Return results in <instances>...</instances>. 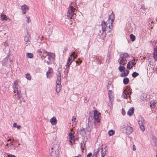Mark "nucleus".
Listing matches in <instances>:
<instances>
[{
	"mask_svg": "<svg viewBox=\"0 0 157 157\" xmlns=\"http://www.w3.org/2000/svg\"><path fill=\"white\" fill-rule=\"evenodd\" d=\"M139 125H143V124H144V119L142 117L141 120H139L138 122Z\"/></svg>",
	"mask_w": 157,
	"mask_h": 157,
	"instance_id": "20",
	"label": "nucleus"
},
{
	"mask_svg": "<svg viewBox=\"0 0 157 157\" xmlns=\"http://www.w3.org/2000/svg\"><path fill=\"white\" fill-rule=\"evenodd\" d=\"M13 84H14V85H16L17 84L18 85V82L17 81H14L13 82Z\"/></svg>",
	"mask_w": 157,
	"mask_h": 157,
	"instance_id": "60",
	"label": "nucleus"
},
{
	"mask_svg": "<svg viewBox=\"0 0 157 157\" xmlns=\"http://www.w3.org/2000/svg\"><path fill=\"white\" fill-rule=\"evenodd\" d=\"M132 148H133V150L134 151H135L136 150V148L135 145H133V146H132Z\"/></svg>",
	"mask_w": 157,
	"mask_h": 157,
	"instance_id": "53",
	"label": "nucleus"
},
{
	"mask_svg": "<svg viewBox=\"0 0 157 157\" xmlns=\"http://www.w3.org/2000/svg\"><path fill=\"white\" fill-rule=\"evenodd\" d=\"M72 62V60H68L67 62V63L66 66L67 68L69 67L70 65L71 64V63Z\"/></svg>",
	"mask_w": 157,
	"mask_h": 157,
	"instance_id": "23",
	"label": "nucleus"
},
{
	"mask_svg": "<svg viewBox=\"0 0 157 157\" xmlns=\"http://www.w3.org/2000/svg\"><path fill=\"white\" fill-rule=\"evenodd\" d=\"M21 9L22 11L23 14H25L26 11L29 10V7L26 5H24L21 6Z\"/></svg>",
	"mask_w": 157,
	"mask_h": 157,
	"instance_id": "7",
	"label": "nucleus"
},
{
	"mask_svg": "<svg viewBox=\"0 0 157 157\" xmlns=\"http://www.w3.org/2000/svg\"><path fill=\"white\" fill-rule=\"evenodd\" d=\"M112 28L111 29H110L109 30H108V29L106 31H107L106 32V31H105V32H104V35H102L103 36V38L105 37L106 35H108L109 36H110L112 35Z\"/></svg>",
	"mask_w": 157,
	"mask_h": 157,
	"instance_id": "9",
	"label": "nucleus"
},
{
	"mask_svg": "<svg viewBox=\"0 0 157 157\" xmlns=\"http://www.w3.org/2000/svg\"><path fill=\"white\" fill-rule=\"evenodd\" d=\"M17 124L16 123H14L13 124V127H17Z\"/></svg>",
	"mask_w": 157,
	"mask_h": 157,
	"instance_id": "55",
	"label": "nucleus"
},
{
	"mask_svg": "<svg viewBox=\"0 0 157 157\" xmlns=\"http://www.w3.org/2000/svg\"><path fill=\"white\" fill-rule=\"evenodd\" d=\"M76 120V118L74 116H73L72 118V121H75Z\"/></svg>",
	"mask_w": 157,
	"mask_h": 157,
	"instance_id": "49",
	"label": "nucleus"
},
{
	"mask_svg": "<svg viewBox=\"0 0 157 157\" xmlns=\"http://www.w3.org/2000/svg\"><path fill=\"white\" fill-rule=\"evenodd\" d=\"M139 75V73L136 72H134L132 74V76L134 78H135Z\"/></svg>",
	"mask_w": 157,
	"mask_h": 157,
	"instance_id": "22",
	"label": "nucleus"
},
{
	"mask_svg": "<svg viewBox=\"0 0 157 157\" xmlns=\"http://www.w3.org/2000/svg\"><path fill=\"white\" fill-rule=\"evenodd\" d=\"M67 50H68L67 47L66 46H65L63 48V53H65V52L67 51Z\"/></svg>",
	"mask_w": 157,
	"mask_h": 157,
	"instance_id": "42",
	"label": "nucleus"
},
{
	"mask_svg": "<svg viewBox=\"0 0 157 157\" xmlns=\"http://www.w3.org/2000/svg\"><path fill=\"white\" fill-rule=\"evenodd\" d=\"M27 57L29 58H32L33 56V54L30 53H27L26 54Z\"/></svg>",
	"mask_w": 157,
	"mask_h": 157,
	"instance_id": "26",
	"label": "nucleus"
},
{
	"mask_svg": "<svg viewBox=\"0 0 157 157\" xmlns=\"http://www.w3.org/2000/svg\"><path fill=\"white\" fill-rule=\"evenodd\" d=\"M122 113L124 116V115L125 114V111L123 108L122 109Z\"/></svg>",
	"mask_w": 157,
	"mask_h": 157,
	"instance_id": "45",
	"label": "nucleus"
},
{
	"mask_svg": "<svg viewBox=\"0 0 157 157\" xmlns=\"http://www.w3.org/2000/svg\"><path fill=\"white\" fill-rule=\"evenodd\" d=\"M48 68H49V69H48V71L46 72V75H47V77H48V75L51 73L52 72V71L53 70L51 68L49 67Z\"/></svg>",
	"mask_w": 157,
	"mask_h": 157,
	"instance_id": "27",
	"label": "nucleus"
},
{
	"mask_svg": "<svg viewBox=\"0 0 157 157\" xmlns=\"http://www.w3.org/2000/svg\"><path fill=\"white\" fill-rule=\"evenodd\" d=\"M154 54H157V49L155 48L154 49Z\"/></svg>",
	"mask_w": 157,
	"mask_h": 157,
	"instance_id": "57",
	"label": "nucleus"
},
{
	"mask_svg": "<svg viewBox=\"0 0 157 157\" xmlns=\"http://www.w3.org/2000/svg\"><path fill=\"white\" fill-rule=\"evenodd\" d=\"M77 55H76L75 56H73V59H72V61L74 60L77 57Z\"/></svg>",
	"mask_w": 157,
	"mask_h": 157,
	"instance_id": "61",
	"label": "nucleus"
},
{
	"mask_svg": "<svg viewBox=\"0 0 157 157\" xmlns=\"http://www.w3.org/2000/svg\"><path fill=\"white\" fill-rule=\"evenodd\" d=\"M130 38L131 40L132 41H134L136 39V36L133 35V34H132L130 35Z\"/></svg>",
	"mask_w": 157,
	"mask_h": 157,
	"instance_id": "19",
	"label": "nucleus"
},
{
	"mask_svg": "<svg viewBox=\"0 0 157 157\" xmlns=\"http://www.w3.org/2000/svg\"><path fill=\"white\" fill-rule=\"evenodd\" d=\"M109 59L110 58H107L106 59V62H107V61H108V63H109Z\"/></svg>",
	"mask_w": 157,
	"mask_h": 157,
	"instance_id": "63",
	"label": "nucleus"
},
{
	"mask_svg": "<svg viewBox=\"0 0 157 157\" xmlns=\"http://www.w3.org/2000/svg\"><path fill=\"white\" fill-rule=\"evenodd\" d=\"M91 130V129L90 128H88L87 131L89 132H90Z\"/></svg>",
	"mask_w": 157,
	"mask_h": 157,
	"instance_id": "62",
	"label": "nucleus"
},
{
	"mask_svg": "<svg viewBox=\"0 0 157 157\" xmlns=\"http://www.w3.org/2000/svg\"><path fill=\"white\" fill-rule=\"evenodd\" d=\"M132 90H130V89H129L127 91V94L129 95H130L132 94Z\"/></svg>",
	"mask_w": 157,
	"mask_h": 157,
	"instance_id": "44",
	"label": "nucleus"
},
{
	"mask_svg": "<svg viewBox=\"0 0 157 157\" xmlns=\"http://www.w3.org/2000/svg\"><path fill=\"white\" fill-rule=\"evenodd\" d=\"M112 91L111 90H109L108 92V95H112Z\"/></svg>",
	"mask_w": 157,
	"mask_h": 157,
	"instance_id": "52",
	"label": "nucleus"
},
{
	"mask_svg": "<svg viewBox=\"0 0 157 157\" xmlns=\"http://www.w3.org/2000/svg\"><path fill=\"white\" fill-rule=\"evenodd\" d=\"M25 76L26 78L29 80H30L31 79V76L30 74L29 73H27L25 75Z\"/></svg>",
	"mask_w": 157,
	"mask_h": 157,
	"instance_id": "30",
	"label": "nucleus"
},
{
	"mask_svg": "<svg viewBox=\"0 0 157 157\" xmlns=\"http://www.w3.org/2000/svg\"><path fill=\"white\" fill-rule=\"evenodd\" d=\"M78 61H75V62L76 63V66L77 65V64L80 65L82 62V60H81L80 58H78Z\"/></svg>",
	"mask_w": 157,
	"mask_h": 157,
	"instance_id": "34",
	"label": "nucleus"
},
{
	"mask_svg": "<svg viewBox=\"0 0 157 157\" xmlns=\"http://www.w3.org/2000/svg\"><path fill=\"white\" fill-rule=\"evenodd\" d=\"M91 120L90 119V118L89 117L88 119V128H90L91 126Z\"/></svg>",
	"mask_w": 157,
	"mask_h": 157,
	"instance_id": "33",
	"label": "nucleus"
},
{
	"mask_svg": "<svg viewBox=\"0 0 157 157\" xmlns=\"http://www.w3.org/2000/svg\"><path fill=\"white\" fill-rule=\"evenodd\" d=\"M17 129H20L21 128V126L20 125H17Z\"/></svg>",
	"mask_w": 157,
	"mask_h": 157,
	"instance_id": "59",
	"label": "nucleus"
},
{
	"mask_svg": "<svg viewBox=\"0 0 157 157\" xmlns=\"http://www.w3.org/2000/svg\"><path fill=\"white\" fill-rule=\"evenodd\" d=\"M129 56V54L127 53H124L123 54H121L120 55V58L122 59H126Z\"/></svg>",
	"mask_w": 157,
	"mask_h": 157,
	"instance_id": "12",
	"label": "nucleus"
},
{
	"mask_svg": "<svg viewBox=\"0 0 157 157\" xmlns=\"http://www.w3.org/2000/svg\"><path fill=\"white\" fill-rule=\"evenodd\" d=\"M75 9L72 7L68 10L67 12V16L70 18H74L75 14L74 13Z\"/></svg>",
	"mask_w": 157,
	"mask_h": 157,
	"instance_id": "4",
	"label": "nucleus"
},
{
	"mask_svg": "<svg viewBox=\"0 0 157 157\" xmlns=\"http://www.w3.org/2000/svg\"><path fill=\"white\" fill-rule=\"evenodd\" d=\"M59 146L58 145H56L55 146L51 148V155L53 157H57L59 155Z\"/></svg>",
	"mask_w": 157,
	"mask_h": 157,
	"instance_id": "2",
	"label": "nucleus"
},
{
	"mask_svg": "<svg viewBox=\"0 0 157 157\" xmlns=\"http://www.w3.org/2000/svg\"><path fill=\"white\" fill-rule=\"evenodd\" d=\"M107 147V146L105 145V147L103 149L102 148H101V157H104L106 154V151H107L106 149L105 148Z\"/></svg>",
	"mask_w": 157,
	"mask_h": 157,
	"instance_id": "10",
	"label": "nucleus"
},
{
	"mask_svg": "<svg viewBox=\"0 0 157 157\" xmlns=\"http://www.w3.org/2000/svg\"><path fill=\"white\" fill-rule=\"evenodd\" d=\"M8 157H17L14 155H12L10 154L8 155Z\"/></svg>",
	"mask_w": 157,
	"mask_h": 157,
	"instance_id": "48",
	"label": "nucleus"
},
{
	"mask_svg": "<svg viewBox=\"0 0 157 157\" xmlns=\"http://www.w3.org/2000/svg\"><path fill=\"white\" fill-rule=\"evenodd\" d=\"M140 127V128L141 130L143 131H144L145 130L144 124H143V125H139Z\"/></svg>",
	"mask_w": 157,
	"mask_h": 157,
	"instance_id": "36",
	"label": "nucleus"
},
{
	"mask_svg": "<svg viewBox=\"0 0 157 157\" xmlns=\"http://www.w3.org/2000/svg\"><path fill=\"white\" fill-rule=\"evenodd\" d=\"M61 73L60 72L57 75V79L56 81V83L57 85H60L61 84Z\"/></svg>",
	"mask_w": 157,
	"mask_h": 157,
	"instance_id": "8",
	"label": "nucleus"
},
{
	"mask_svg": "<svg viewBox=\"0 0 157 157\" xmlns=\"http://www.w3.org/2000/svg\"><path fill=\"white\" fill-rule=\"evenodd\" d=\"M99 151V150H98V148L94 150V152L93 156H94V157H97V155L98 154Z\"/></svg>",
	"mask_w": 157,
	"mask_h": 157,
	"instance_id": "18",
	"label": "nucleus"
},
{
	"mask_svg": "<svg viewBox=\"0 0 157 157\" xmlns=\"http://www.w3.org/2000/svg\"><path fill=\"white\" fill-rule=\"evenodd\" d=\"M121 129L124 133H126L127 135H129L132 133L133 132V128L129 126H126L123 125L121 127Z\"/></svg>",
	"mask_w": 157,
	"mask_h": 157,
	"instance_id": "3",
	"label": "nucleus"
},
{
	"mask_svg": "<svg viewBox=\"0 0 157 157\" xmlns=\"http://www.w3.org/2000/svg\"><path fill=\"white\" fill-rule=\"evenodd\" d=\"M29 35H27L24 38V40L25 41H29Z\"/></svg>",
	"mask_w": 157,
	"mask_h": 157,
	"instance_id": "40",
	"label": "nucleus"
},
{
	"mask_svg": "<svg viewBox=\"0 0 157 157\" xmlns=\"http://www.w3.org/2000/svg\"><path fill=\"white\" fill-rule=\"evenodd\" d=\"M83 145V144L82 143H81V149L82 150H84V148L82 146Z\"/></svg>",
	"mask_w": 157,
	"mask_h": 157,
	"instance_id": "51",
	"label": "nucleus"
},
{
	"mask_svg": "<svg viewBox=\"0 0 157 157\" xmlns=\"http://www.w3.org/2000/svg\"><path fill=\"white\" fill-rule=\"evenodd\" d=\"M81 155L80 154H78V155L77 156H75L74 157H81Z\"/></svg>",
	"mask_w": 157,
	"mask_h": 157,
	"instance_id": "64",
	"label": "nucleus"
},
{
	"mask_svg": "<svg viewBox=\"0 0 157 157\" xmlns=\"http://www.w3.org/2000/svg\"><path fill=\"white\" fill-rule=\"evenodd\" d=\"M115 131L113 130H111L109 131L108 133L109 136H112L114 134Z\"/></svg>",
	"mask_w": 157,
	"mask_h": 157,
	"instance_id": "25",
	"label": "nucleus"
},
{
	"mask_svg": "<svg viewBox=\"0 0 157 157\" xmlns=\"http://www.w3.org/2000/svg\"><path fill=\"white\" fill-rule=\"evenodd\" d=\"M42 52H43L44 53H46L47 54H48V52H47L45 50H43Z\"/></svg>",
	"mask_w": 157,
	"mask_h": 157,
	"instance_id": "56",
	"label": "nucleus"
},
{
	"mask_svg": "<svg viewBox=\"0 0 157 157\" xmlns=\"http://www.w3.org/2000/svg\"><path fill=\"white\" fill-rule=\"evenodd\" d=\"M13 88L14 90V93H16V91L17 90H18V85L17 84L16 85H13Z\"/></svg>",
	"mask_w": 157,
	"mask_h": 157,
	"instance_id": "31",
	"label": "nucleus"
},
{
	"mask_svg": "<svg viewBox=\"0 0 157 157\" xmlns=\"http://www.w3.org/2000/svg\"><path fill=\"white\" fill-rule=\"evenodd\" d=\"M17 94L18 95V97L19 98H20L21 97L22 95L21 94V91L20 90H17Z\"/></svg>",
	"mask_w": 157,
	"mask_h": 157,
	"instance_id": "29",
	"label": "nucleus"
},
{
	"mask_svg": "<svg viewBox=\"0 0 157 157\" xmlns=\"http://www.w3.org/2000/svg\"><path fill=\"white\" fill-rule=\"evenodd\" d=\"M72 58H73V57L72 56V54H71L70 56V57H69L68 60H71H71H72Z\"/></svg>",
	"mask_w": 157,
	"mask_h": 157,
	"instance_id": "46",
	"label": "nucleus"
},
{
	"mask_svg": "<svg viewBox=\"0 0 157 157\" xmlns=\"http://www.w3.org/2000/svg\"><path fill=\"white\" fill-rule=\"evenodd\" d=\"M134 108L133 107L130 108L128 112V114L130 116H132L134 113Z\"/></svg>",
	"mask_w": 157,
	"mask_h": 157,
	"instance_id": "13",
	"label": "nucleus"
},
{
	"mask_svg": "<svg viewBox=\"0 0 157 157\" xmlns=\"http://www.w3.org/2000/svg\"><path fill=\"white\" fill-rule=\"evenodd\" d=\"M101 57L98 56L95 57L94 59V61L97 63L101 64V63L102 60L101 59Z\"/></svg>",
	"mask_w": 157,
	"mask_h": 157,
	"instance_id": "14",
	"label": "nucleus"
},
{
	"mask_svg": "<svg viewBox=\"0 0 157 157\" xmlns=\"http://www.w3.org/2000/svg\"><path fill=\"white\" fill-rule=\"evenodd\" d=\"M151 106L152 108L155 107L156 103L155 101L152 102L151 101L150 102Z\"/></svg>",
	"mask_w": 157,
	"mask_h": 157,
	"instance_id": "32",
	"label": "nucleus"
},
{
	"mask_svg": "<svg viewBox=\"0 0 157 157\" xmlns=\"http://www.w3.org/2000/svg\"><path fill=\"white\" fill-rule=\"evenodd\" d=\"M60 85H57L56 87V91L57 93H59L60 91Z\"/></svg>",
	"mask_w": 157,
	"mask_h": 157,
	"instance_id": "24",
	"label": "nucleus"
},
{
	"mask_svg": "<svg viewBox=\"0 0 157 157\" xmlns=\"http://www.w3.org/2000/svg\"><path fill=\"white\" fill-rule=\"evenodd\" d=\"M100 113H99L97 110H94V118L96 121L99 122L100 120L99 119V115Z\"/></svg>",
	"mask_w": 157,
	"mask_h": 157,
	"instance_id": "6",
	"label": "nucleus"
},
{
	"mask_svg": "<svg viewBox=\"0 0 157 157\" xmlns=\"http://www.w3.org/2000/svg\"><path fill=\"white\" fill-rule=\"evenodd\" d=\"M50 122L52 125H56L57 122V120L56 117H53L50 120Z\"/></svg>",
	"mask_w": 157,
	"mask_h": 157,
	"instance_id": "11",
	"label": "nucleus"
},
{
	"mask_svg": "<svg viewBox=\"0 0 157 157\" xmlns=\"http://www.w3.org/2000/svg\"><path fill=\"white\" fill-rule=\"evenodd\" d=\"M122 97L124 99H127V94L126 93H125L124 91L122 93Z\"/></svg>",
	"mask_w": 157,
	"mask_h": 157,
	"instance_id": "35",
	"label": "nucleus"
},
{
	"mask_svg": "<svg viewBox=\"0 0 157 157\" xmlns=\"http://www.w3.org/2000/svg\"><path fill=\"white\" fill-rule=\"evenodd\" d=\"M1 17L2 19L3 20L7 21V17L6 15H2L1 16Z\"/></svg>",
	"mask_w": 157,
	"mask_h": 157,
	"instance_id": "28",
	"label": "nucleus"
},
{
	"mask_svg": "<svg viewBox=\"0 0 157 157\" xmlns=\"http://www.w3.org/2000/svg\"><path fill=\"white\" fill-rule=\"evenodd\" d=\"M114 14L112 12L111 14L109 15L107 23L104 21L101 22V25L102 26L101 29L102 31L101 34L102 35H103L104 32L107 31L109 29H111L113 28V22L114 21Z\"/></svg>",
	"mask_w": 157,
	"mask_h": 157,
	"instance_id": "1",
	"label": "nucleus"
},
{
	"mask_svg": "<svg viewBox=\"0 0 157 157\" xmlns=\"http://www.w3.org/2000/svg\"><path fill=\"white\" fill-rule=\"evenodd\" d=\"M153 57L155 60L157 61V54H154Z\"/></svg>",
	"mask_w": 157,
	"mask_h": 157,
	"instance_id": "43",
	"label": "nucleus"
},
{
	"mask_svg": "<svg viewBox=\"0 0 157 157\" xmlns=\"http://www.w3.org/2000/svg\"><path fill=\"white\" fill-rule=\"evenodd\" d=\"M129 78H124L123 80V83L125 85H126L128 84L129 82Z\"/></svg>",
	"mask_w": 157,
	"mask_h": 157,
	"instance_id": "17",
	"label": "nucleus"
},
{
	"mask_svg": "<svg viewBox=\"0 0 157 157\" xmlns=\"http://www.w3.org/2000/svg\"><path fill=\"white\" fill-rule=\"evenodd\" d=\"M85 130V129L82 127L80 129L79 131L80 132H82L84 131Z\"/></svg>",
	"mask_w": 157,
	"mask_h": 157,
	"instance_id": "54",
	"label": "nucleus"
},
{
	"mask_svg": "<svg viewBox=\"0 0 157 157\" xmlns=\"http://www.w3.org/2000/svg\"><path fill=\"white\" fill-rule=\"evenodd\" d=\"M113 97L112 95H109V101H111L112 98Z\"/></svg>",
	"mask_w": 157,
	"mask_h": 157,
	"instance_id": "58",
	"label": "nucleus"
},
{
	"mask_svg": "<svg viewBox=\"0 0 157 157\" xmlns=\"http://www.w3.org/2000/svg\"><path fill=\"white\" fill-rule=\"evenodd\" d=\"M118 69L120 71L122 72H124L126 68L124 66H120L118 67Z\"/></svg>",
	"mask_w": 157,
	"mask_h": 157,
	"instance_id": "16",
	"label": "nucleus"
},
{
	"mask_svg": "<svg viewBox=\"0 0 157 157\" xmlns=\"http://www.w3.org/2000/svg\"><path fill=\"white\" fill-rule=\"evenodd\" d=\"M92 155V153L91 152H90L87 155L86 157H91Z\"/></svg>",
	"mask_w": 157,
	"mask_h": 157,
	"instance_id": "47",
	"label": "nucleus"
},
{
	"mask_svg": "<svg viewBox=\"0 0 157 157\" xmlns=\"http://www.w3.org/2000/svg\"><path fill=\"white\" fill-rule=\"evenodd\" d=\"M69 136L71 139L72 140L74 137V136L71 132H70L69 134Z\"/></svg>",
	"mask_w": 157,
	"mask_h": 157,
	"instance_id": "39",
	"label": "nucleus"
},
{
	"mask_svg": "<svg viewBox=\"0 0 157 157\" xmlns=\"http://www.w3.org/2000/svg\"><path fill=\"white\" fill-rule=\"evenodd\" d=\"M26 18H27V19L26 20L27 22V23H29L31 21L30 17H26Z\"/></svg>",
	"mask_w": 157,
	"mask_h": 157,
	"instance_id": "41",
	"label": "nucleus"
},
{
	"mask_svg": "<svg viewBox=\"0 0 157 157\" xmlns=\"http://www.w3.org/2000/svg\"><path fill=\"white\" fill-rule=\"evenodd\" d=\"M37 52L38 53H39L40 54V56L41 55V54L42 53V52L40 50H38L37 51Z\"/></svg>",
	"mask_w": 157,
	"mask_h": 157,
	"instance_id": "50",
	"label": "nucleus"
},
{
	"mask_svg": "<svg viewBox=\"0 0 157 157\" xmlns=\"http://www.w3.org/2000/svg\"><path fill=\"white\" fill-rule=\"evenodd\" d=\"M127 62V60L126 59H121L119 62V64L125 65L126 64Z\"/></svg>",
	"mask_w": 157,
	"mask_h": 157,
	"instance_id": "15",
	"label": "nucleus"
},
{
	"mask_svg": "<svg viewBox=\"0 0 157 157\" xmlns=\"http://www.w3.org/2000/svg\"><path fill=\"white\" fill-rule=\"evenodd\" d=\"M128 75L126 73H125V72H124V73H122L120 75V76L121 77H126Z\"/></svg>",
	"mask_w": 157,
	"mask_h": 157,
	"instance_id": "38",
	"label": "nucleus"
},
{
	"mask_svg": "<svg viewBox=\"0 0 157 157\" xmlns=\"http://www.w3.org/2000/svg\"><path fill=\"white\" fill-rule=\"evenodd\" d=\"M135 59H132V60H131L130 61V62H131V63L132 64V66H133V67L136 64V63H135Z\"/></svg>",
	"mask_w": 157,
	"mask_h": 157,
	"instance_id": "37",
	"label": "nucleus"
},
{
	"mask_svg": "<svg viewBox=\"0 0 157 157\" xmlns=\"http://www.w3.org/2000/svg\"><path fill=\"white\" fill-rule=\"evenodd\" d=\"M131 62L129 61L127 65V68L128 69L130 70L131 68L133 67V66L131 65Z\"/></svg>",
	"mask_w": 157,
	"mask_h": 157,
	"instance_id": "21",
	"label": "nucleus"
},
{
	"mask_svg": "<svg viewBox=\"0 0 157 157\" xmlns=\"http://www.w3.org/2000/svg\"><path fill=\"white\" fill-rule=\"evenodd\" d=\"M47 55L48 56V59L49 60V61H47L46 63L48 65H50L52 64V63L51 62V59L50 58H52L53 59H55V54L52 53L51 52H48V53Z\"/></svg>",
	"mask_w": 157,
	"mask_h": 157,
	"instance_id": "5",
	"label": "nucleus"
}]
</instances>
